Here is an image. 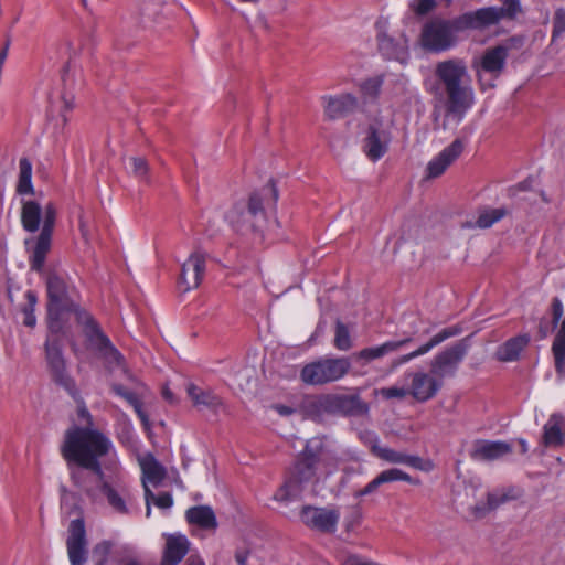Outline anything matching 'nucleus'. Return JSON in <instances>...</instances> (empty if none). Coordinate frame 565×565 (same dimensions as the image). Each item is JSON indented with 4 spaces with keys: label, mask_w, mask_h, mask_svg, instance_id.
I'll list each match as a JSON object with an SVG mask.
<instances>
[{
    "label": "nucleus",
    "mask_w": 565,
    "mask_h": 565,
    "mask_svg": "<svg viewBox=\"0 0 565 565\" xmlns=\"http://www.w3.org/2000/svg\"><path fill=\"white\" fill-rule=\"evenodd\" d=\"M323 114L329 120H337L353 114L359 107V99L350 93L324 95L321 97Z\"/></svg>",
    "instance_id": "nucleus-16"
},
{
    "label": "nucleus",
    "mask_w": 565,
    "mask_h": 565,
    "mask_svg": "<svg viewBox=\"0 0 565 565\" xmlns=\"http://www.w3.org/2000/svg\"><path fill=\"white\" fill-rule=\"evenodd\" d=\"M162 396L169 403H174L175 402L173 393L168 387L163 388Z\"/></svg>",
    "instance_id": "nucleus-62"
},
{
    "label": "nucleus",
    "mask_w": 565,
    "mask_h": 565,
    "mask_svg": "<svg viewBox=\"0 0 565 565\" xmlns=\"http://www.w3.org/2000/svg\"><path fill=\"white\" fill-rule=\"evenodd\" d=\"M186 565H205V563L200 556L191 555L186 559Z\"/></svg>",
    "instance_id": "nucleus-61"
},
{
    "label": "nucleus",
    "mask_w": 565,
    "mask_h": 565,
    "mask_svg": "<svg viewBox=\"0 0 565 565\" xmlns=\"http://www.w3.org/2000/svg\"><path fill=\"white\" fill-rule=\"evenodd\" d=\"M551 310H552V324L555 328L558 324V322L563 316V311H564L563 303L559 298L555 297L552 299Z\"/></svg>",
    "instance_id": "nucleus-55"
},
{
    "label": "nucleus",
    "mask_w": 565,
    "mask_h": 565,
    "mask_svg": "<svg viewBox=\"0 0 565 565\" xmlns=\"http://www.w3.org/2000/svg\"><path fill=\"white\" fill-rule=\"evenodd\" d=\"M154 499V493L150 490L149 486H146L145 500H146V516L151 515V500Z\"/></svg>",
    "instance_id": "nucleus-58"
},
{
    "label": "nucleus",
    "mask_w": 565,
    "mask_h": 565,
    "mask_svg": "<svg viewBox=\"0 0 565 565\" xmlns=\"http://www.w3.org/2000/svg\"><path fill=\"white\" fill-rule=\"evenodd\" d=\"M384 78L382 75L370 77L360 84V92L365 99L374 100L379 97Z\"/></svg>",
    "instance_id": "nucleus-43"
},
{
    "label": "nucleus",
    "mask_w": 565,
    "mask_h": 565,
    "mask_svg": "<svg viewBox=\"0 0 565 565\" xmlns=\"http://www.w3.org/2000/svg\"><path fill=\"white\" fill-rule=\"evenodd\" d=\"M63 342L55 339H46L45 359L53 381L65 388L72 396H77V387L75 381L67 373L65 359L63 356Z\"/></svg>",
    "instance_id": "nucleus-9"
},
{
    "label": "nucleus",
    "mask_w": 565,
    "mask_h": 565,
    "mask_svg": "<svg viewBox=\"0 0 565 565\" xmlns=\"http://www.w3.org/2000/svg\"><path fill=\"white\" fill-rule=\"evenodd\" d=\"M111 449V440L100 430L76 426L65 433L61 452L68 466L75 463L103 479L104 472L99 460Z\"/></svg>",
    "instance_id": "nucleus-3"
},
{
    "label": "nucleus",
    "mask_w": 565,
    "mask_h": 565,
    "mask_svg": "<svg viewBox=\"0 0 565 565\" xmlns=\"http://www.w3.org/2000/svg\"><path fill=\"white\" fill-rule=\"evenodd\" d=\"M87 540L83 519L72 520L66 540L67 554L71 565H84L87 559Z\"/></svg>",
    "instance_id": "nucleus-15"
},
{
    "label": "nucleus",
    "mask_w": 565,
    "mask_h": 565,
    "mask_svg": "<svg viewBox=\"0 0 565 565\" xmlns=\"http://www.w3.org/2000/svg\"><path fill=\"white\" fill-rule=\"evenodd\" d=\"M524 43H525L524 35H513V36H510V38L503 40L497 46L501 50V52L508 58L510 53L520 51L524 46Z\"/></svg>",
    "instance_id": "nucleus-45"
},
{
    "label": "nucleus",
    "mask_w": 565,
    "mask_h": 565,
    "mask_svg": "<svg viewBox=\"0 0 565 565\" xmlns=\"http://www.w3.org/2000/svg\"><path fill=\"white\" fill-rule=\"evenodd\" d=\"M300 520L312 531L331 534L337 531L340 512L337 509L303 505L300 511Z\"/></svg>",
    "instance_id": "nucleus-11"
},
{
    "label": "nucleus",
    "mask_w": 565,
    "mask_h": 565,
    "mask_svg": "<svg viewBox=\"0 0 565 565\" xmlns=\"http://www.w3.org/2000/svg\"><path fill=\"white\" fill-rule=\"evenodd\" d=\"M189 551L184 535H169L160 565H178Z\"/></svg>",
    "instance_id": "nucleus-30"
},
{
    "label": "nucleus",
    "mask_w": 565,
    "mask_h": 565,
    "mask_svg": "<svg viewBox=\"0 0 565 565\" xmlns=\"http://www.w3.org/2000/svg\"><path fill=\"white\" fill-rule=\"evenodd\" d=\"M457 22L458 17L451 20L434 18L426 22L420 32L422 47L430 53H443L455 47L457 33L463 31Z\"/></svg>",
    "instance_id": "nucleus-8"
},
{
    "label": "nucleus",
    "mask_w": 565,
    "mask_h": 565,
    "mask_svg": "<svg viewBox=\"0 0 565 565\" xmlns=\"http://www.w3.org/2000/svg\"><path fill=\"white\" fill-rule=\"evenodd\" d=\"M185 391L192 406L199 411L207 409L216 414L224 406L223 398L212 388L203 387L194 383H188Z\"/></svg>",
    "instance_id": "nucleus-23"
},
{
    "label": "nucleus",
    "mask_w": 565,
    "mask_h": 565,
    "mask_svg": "<svg viewBox=\"0 0 565 565\" xmlns=\"http://www.w3.org/2000/svg\"><path fill=\"white\" fill-rule=\"evenodd\" d=\"M508 215V210L504 207L491 209L484 207L478 211V217L475 226L479 228H489L497 222L501 221Z\"/></svg>",
    "instance_id": "nucleus-39"
},
{
    "label": "nucleus",
    "mask_w": 565,
    "mask_h": 565,
    "mask_svg": "<svg viewBox=\"0 0 565 565\" xmlns=\"http://www.w3.org/2000/svg\"><path fill=\"white\" fill-rule=\"evenodd\" d=\"M394 481H405L415 486L420 484L419 479H415L411 477L405 471L398 468H391L387 470L381 471L373 480H371L363 489L355 492V498L369 495L375 492L379 487L384 483L394 482Z\"/></svg>",
    "instance_id": "nucleus-26"
},
{
    "label": "nucleus",
    "mask_w": 565,
    "mask_h": 565,
    "mask_svg": "<svg viewBox=\"0 0 565 565\" xmlns=\"http://www.w3.org/2000/svg\"><path fill=\"white\" fill-rule=\"evenodd\" d=\"M379 394L384 399L402 401V399L406 398L408 395L411 396V390H409V387L406 388V387H399V386H390V387H382L379 391Z\"/></svg>",
    "instance_id": "nucleus-47"
},
{
    "label": "nucleus",
    "mask_w": 565,
    "mask_h": 565,
    "mask_svg": "<svg viewBox=\"0 0 565 565\" xmlns=\"http://www.w3.org/2000/svg\"><path fill=\"white\" fill-rule=\"evenodd\" d=\"M412 341L411 337L403 338L398 341H386L376 347L364 348L355 353V358L359 361L369 363L374 360L382 359L383 356L398 351Z\"/></svg>",
    "instance_id": "nucleus-29"
},
{
    "label": "nucleus",
    "mask_w": 565,
    "mask_h": 565,
    "mask_svg": "<svg viewBox=\"0 0 565 565\" xmlns=\"http://www.w3.org/2000/svg\"><path fill=\"white\" fill-rule=\"evenodd\" d=\"M77 403V415L79 420L85 425L84 427L93 428V418L90 413L88 412L85 402L81 397L79 393L77 392V396L73 397Z\"/></svg>",
    "instance_id": "nucleus-51"
},
{
    "label": "nucleus",
    "mask_w": 565,
    "mask_h": 565,
    "mask_svg": "<svg viewBox=\"0 0 565 565\" xmlns=\"http://www.w3.org/2000/svg\"><path fill=\"white\" fill-rule=\"evenodd\" d=\"M390 142L388 134L379 125L372 124L367 128V135L363 141V150L369 159L377 161L387 151Z\"/></svg>",
    "instance_id": "nucleus-24"
},
{
    "label": "nucleus",
    "mask_w": 565,
    "mask_h": 565,
    "mask_svg": "<svg viewBox=\"0 0 565 565\" xmlns=\"http://www.w3.org/2000/svg\"><path fill=\"white\" fill-rule=\"evenodd\" d=\"M15 191L20 195L34 193L32 184V163L28 158H21L19 161V179Z\"/></svg>",
    "instance_id": "nucleus-38"
},
{
    "label": "nucleus",
    "mask_w": 565,
    "mask_h": 565,
    "mask_svg": "<svg viewBox=\"0 0 565 565\" xmlns=\"http://www.w3.org/2000/svg\"><path fill=\"white\" fill-rule=\"evenodd\" d=\"M42 215L43 224L40 234L24 241L25 248L30 253V267L38 273L42 271L46 256L51 249L57 211L55 204L52 202H49L42 207L41 204L34 200H21V225L25 232H38L40 230Z\"/></svg>",
    "instance_id": "nucleus-2"
},
{
    "label": "nucleus",
    "mask_w": 565,
    "mask_h": 565,
    "mask_svg": "<svg viewBox=\"0 0 565 565\" xmlns=\"http://www.w3.org/2000/svg\"><path fill=\"white\" fill-rule=\"evenodd\" d=\"M505 63L507 57L497 45L488 47L483 52L479 61L473 62L476 75L481 84L482 89H484V85L482 84L481 73H488L491 75L492 78L497 79L503 73L505 68Z\"/></svg>",
    "instance_id": "nucleus-18"
},
{
    "label": "nucleus",
    "mask_w": 565,
    "mask_h": 565,
    "mask_svg": "<svg viewBox=\"0 0 565 565\" xmlns=\"http://www.w3.org/2000/svg\"><path fill=\"white\" fill-rule=\"evenodd\" d=\"M406 377L409 380L411 396L418 403L433 399L444 385V382L431 371L409 372Z\"/></svg>",
    "instance_id": "nucleus-13"
},
{
    "label": "nucleus",
    "mask_w": 565,
    "mask_h": 565,
    "mask_svg": "<svg viewBox=\"0 0 565 565\" xmlns=\"http://www.w3.org/2000/svg\"><path fill=\"white\" fill-rule=\"evenodd\" d=\"M370 435H375L374 433H371V431H365L363 434L360 435L361 439L364 440L365 444L370 445V447L372 448V445L374 444V441L371 439Z\"/></svg>",
    "instance_id": "nucleus-63"
},
{
    "label": "nucleus",
    "mask_w": 565,
    "mask_h": 565,
    "mask_svg": "<svg viewBox=\"0 0 565 565\" xmlns=\"http://www.w3.org/2000/svg\"><path fill=\"white\" fill-rule=\"evenodd\" d=\"M47 305L46 308H79L76 288L67 279L51 274L46 279Z\"/></svg>",
    "instance_id": "nucleus-10"
},
{
    "label": "nucleus",
    "mask_w": 565,
    "mask_h": 565,
    "mask_svg": "<svg viewBox=\"0 0 565 565\" xmlns=\"http://www.w3.org/2000/svg\"><path fill=\"white\" fill-rule=\"evenodd\" d=\"M206 268V257L201 252L192 253L182 264L181 273L178 279V288L182 292L196 289L204 277Z\"/></svg>",
    "instance_id": "nucleus-14"
},
{
    "label": "nucleus",
    "mask_w": 565,
    "mask_h": 565,
    "mask_svg": "<svg viewBox=\"0 0 565 565\" xmlns=\"http://www.w3.org/2000/svg\"><path fill=\"white\" fill-rule=\"evenodd\" d=\"M263 191H266L267 193H271L273 201L277 202V200H278V191H277L276 185H275V183L273 181H270L268 183V185L263 189Z\"/></svg>",
    "instance_id": "nucleus-60"
},
{
    "label": "nucleus",
    "mask_w": 565,
    "mask_h": 565,
    "mask_svg": "<svg viewBox=\"0 0 565 565\" xmlns=\"http://www.w3.org/2000/svg\"><path fill=\"white\" fill-rule=\"evenodd\" d=\"M436 7V0H414L411 4L412 10L418 14H427Z\"/></svg>",
    "instance_id": "nucleus-53"
},
{
    "label": "nucleus",
    "mask_w": 565,
    "mask_h": 565,
    "mask_svg": "<svg viewBox=\"0 0 565 565\" xmlns=\"http://www.w3.org/2000/svg\"><path fill=\"white\" fill-rule=\"evenodd\" d=\"M83 469L84 468L78 467L77 469L72 470L71 479L77 488L83 490L87 495L92 497L93 491L87 484V475Z\"/></svg>",
    "instance_id": "nucleus-49"
},
{
    "label": "nucleus",
    "mask_w": 565,
    "mask_h": 565,
    "mask_svg": "<svg viewBox=\"0 0 565 565\" xmlns=\"http://www.w3.org/2000/svg\"><path fill=\"white\" fill-rule=\"evenodd\" d=\"M263 201L262 193H252L246 203H236L227 213L232 228L254 244H262L265 239L267 218Z\"/></svg>",
    "instance_id": "nucleus-5"
},
{
    "label": "nucleus",
    "mask_w": 565,
    "mask_h": 565,
    "mask_svg": "<svg viewBox=\"0 0 565 565\" xmlns=\"http://www.w3.org/2000/svg\"><path fill=\"white\" fill-rule=\"evenodd\" d=\"M301 407L305 415L313 420H321L329 415L327 394L306 398Z\"/></svg>",
    "instance_id": "nucleus-37"
},
{
    "label": "nucleus",
    "mask_w": 565,
    "mask_h": 565,
    "mask_svg": "<svg viewBox=\"0 0 565 565\" xmlns=\"http://www.w3.org/2000/svg\"><path fill=\"white\" fill-rule=\"evenodd\" d=\"M498 7H486L458 17V24L465 30H483L501 21Z\"/></svg>",
    "instance_id": "nucleus-21"
},
{
    "label": "nucleus",
    "mask_w": 565,
    "mask_h": 565,
    "mask_svg": "<svg viewBox=\"0 0 565 565\" xmlns=\"http://www.w3.org/2000/svg\"><path fill=\"white\" fill-rule=\"evenodd\" d=\"M185 516L190 524L202 530L215 531L217 527L215 513L209 505L192 507L186 511Z\"/></svg>",
    "instance_id": "nucleus-32"
},
{
    "label": "nucleus",
    "mask_w": 565,
    "mask_h": 565,
    "mask_svg": "<svg viewBox=\"0 0 565 565\" xmlns=\"http://www.w3.org/2000/svg\"><path fill=\"white\" fill-rule=\"evenodd\" d=\"M249 556H250V552L245 548H241L235 552V561L238 565H249L248 564Z\"/></svg>",
    "instance_id": "nucleus-57"
},
{
    "label": "nucleus",
    "mask_w": 565,
    "mask_h": 565,
    "mask_svg": "<svg viewBox=\"0 0 565 565\" xmlns=\"http://www.w3.org/2000/svg\"><path fill=\"white\" fill-rule=\"evenodd\" d=\"M460 332H461V328L458 326H451V327L443 329L441 331L436 333L427 343L420 345L417 350H415L406 355L401 356L398 359L396 365L407 363L411 360H413L419 355L426 354L436 345L440 344L441 342H444L445 340H447L449 338L458 335Z\"/></svg>",
    "instance_id": "nucleus-31"
},
{
    "label": "nucleus",
    "mask_w": 565,
    "mask_h": 565,
    "mask_svg": "<svg viewBox=\"0 0 565 565\" xmlns=\"http://www.w3.org/2000/svg\"><path fill=\"white\" fill-rule=\"evenodd\" d=\"M519 494L515 489L510 488L508 490H500L488 493L487 497V507L480 508L475 507L473 513L476 516H483L488 511L497 509L499 505L507 503L509 501L518 499Z\"/></svg>",
    "instance_id": "nucleus-35"
},
{
    "label": "nucleus",
    "mask_w": 565,
    "mask_h": 565,
    "mask_svg": "<svg viewBox=\"0 0 565 565\" xmlns=\"http://www.w3.org/2000/svg\"><path fill=\"white\" fill-rule=\"evenodd\" d=\"M435 83L427 90L435 104L431 113L436 128L446 130L450 124L459 125L475 105V90L465 60L452 57L436 63Z\"/></svg>",
    "instance_id": "nucleus-1"
},
{
    "label": "nucleus",
    "mask_w": 565,
    "mask_h": 565,
    "mask_svg": "<svg viewBox=\"0 0 565 565\" xmlns=\"http://www.w3.org/2000/svg\"><path fill=\"white\" fill-rule=\"evenodd\" d=\"M326 460L327 455L320 440L307 443L274 499L284 503L298 500L308 484L318 481V472L324 467Z\"/></svg>",
    "instance_id": "nucleus-4"
},
{
    "label": "nucleus",
    "mask_w": 565,
    "mask_h": 565,
    "mask_svg": "<svg viewBox=\"0 0 565 565\" xmlns=\"http://www.w3.org/2000/svg\"><path fill=\"white\" fill-rule=\"evenodd\" d=\"M552 351L556 371L562 372L565 365V319L561 323V328L553 341Z\"/></svg>",
    "instance_id": "nucleus-40"
},
{
    "label": "nucleus",
    "mask_w": 565,
    "mask_h": 565,
    "mask_svg": "<svg viewBox=\"0 0 565 565\" xmlns=\"http://www.w3.org/2000/svg\"><path fill=\"white\" fill-rule=\"evenodd\" d=\"M111 543L109 541H102L97 543L93 548V555L97 559L108 561V556L111 551Z\"/></svg>",
    "instance_id": "nucleus-54"
},
{
    "label": "nucleus",
    "mask_w": 565,
    "mask_h": 565,
    "mask_svg": "<svg viewBox=\"0 0 565 565\" xmlns=\"http://www.w3.org/2000/svg\"><path fill=\"white\" fill-rule=\"evenodd\" d=\"M403 465L422 471H429L433 468L430 461H425L418 456L404 454Z\"/></svg>",
    "instance_id": "nucleus-50"
},
{
    "label": "nucleus",
    "mask_w": 565,
    "mask_h": 565,
    "mask_svg": "<svg viewBox=\"0 0 565 565\" xmlns=\"http://www.w3.org/2000/svg\"><path fill=\"white\" fill-rule=\"evenodd\" d=\"M377 43L381 54L387 60H402L407 55L406 40L398 42L387 34H380Z\"/></svg>",
    "instance_id": "nucleus-34"
},
{
    "label": "nucleus",
    "mask_w": 565,
    "mask_h": 565,
    "mask_svg": "<svg viewBox=\"0 0 565 565\" xmlns=\"http://www.w3.org/2000/svg\"><path fill=\"white\" fill-rule=\"evenodd\" d=\"M333 347L339 351H349L353 348V340L347 324L335 321Z\"/></svg>",
    "instance_id": "nucleus-41"
},
{
    "label": "nucleus",
    "mask_w": 565,
    "mask_h": 565,
    "mask_svg": "<svg viewBox=\"0 0 565 565\" xmlns=\"http://www.w3.org/2000/svg\"><path fill=\"white\" fill-rule=\"evenodd\" d=\"M102 493L105 495L109 507L118 514L130 513L129 504L134 500L132 492L126 483L103 482Z\"/></svg>",
    "instance_id": "nucleus-22"
},
{
    "label": "nucleus",
    "mask_w": 565,
    "mask_h": 565,
    "mask_svg": "<svg viewBox=\"0 0 565 565\" xmlns=\"http://www.w3.org/2000/svg\"><path fill=\"white\" fill-rule=\"evenodd\" d=\"M79 230H81L82 236L87 241L88 239V230H87L86 223L83 221V218L79 220Z\"/></svg>",
    "instance_id": "nucleus-64"
},
{
    "label": "nucleus",
    "mask_w": 565,
    "mask_h": 565,
    "mask_svg": "<svg viewBox=\"0 0 565 565\" xmlns=\"http://www.w3.org/2000/svg\"><path fill=\"white\" fill-rule=\"evenodd\" d=\"M370 437L374 441V444L372 445V454L374 456L390 463H403L404 452H399L387 447H381L377 444L379 438L376 435H370Z\"/></svg>",
    "instance_id": "nucleus-42"
},
{
    "label": "nucleus",
    "mask_w": 565,
    "mask_h": 565,
    "mask_svg": "<svg viewBox=\"0 0 565 565\" xmlns=\"http://www.w3.org/2000/svg\"><path fill=\"white\" fill-rule=\"evenodd\" d=\"M110 390L117 396L124 398L129 405H131L145 425H148V416L142 409V402L140 398V393L127 390L124 385L114 383L110 386Z\"/></svg>",
    "instance_id": "nucleus-36"
},
{
    "label": "nucleus",
    "mask_w": 565,
    "mask_h": 565,
    "mask_svg": "<svg viewBox=\"0 0 565 565\" xmlns=\"http://www.w3.org/2000/svg\"><path fill=\"white\" fill-rule=\"evenodd\" d=\"M273 407L281 416H289L296 412L295 408L281 404L274 405Z\"/></svg>",
    "instance_id": "nucleus-59"
},
{
    "label": "nucleus",
    "mask_w": 565,
    "mask_h": 565,
    "mask_svg": "<svg viewBox=\"0 0 565 565\" xmlns=\"http://www.w3.org/2000/svg\"><path fill=\"white\" fill-rule=\"evenodd\" d=\"M132 173L140 179H146L148 174V163L143 158L134 157L130 158Z\"/></svg>",
    "instance_id": "nucleus-52"
},
{
    "label": "nucleus",
    "mask_w": 565,
    "mask_h": 565,
    "mask_svg": "<svg viewBox=\"0 0 565 565\" xmlns=\"http://www.w3.org/2000/svg\"><path fill=\"white\" fill-rule=\"evenodd\" d=\"M329 415L363 416L369 405L359 395L327 394Z\"/></svg>",
    "instance_id": "nucleus-17"
},
{
    "label": "nucleus",
    "mask_w": 565,
    "mask_h": 565,
    "mask_svg": "<svg viewBox=\"0 0 565 565\" xmlns=\"http://www.w3.org/2000/svg\"><path fill=\"white\" fill-rule=\"evenodd\" d=\"M25 299H26L28 303L22 309V312L24 315L23 323L26 327L32 328L36 323V318L34 316V310H35V306H36V302H38V298H36V295H35L34 291L28 290L25 292Z\"/></svg>",
    "instance_id": "nucleus-44"
},
{
    "label": "nucleus",
    "mask_w": 565,
    "mask_h": 565,
    "mask_svg": "<svg viewBox=\"0 0 565 565\" xmlns=\"http://www.w3.org/2000/svg\"><path fill=\"white\" fill-rule=\"evenodd\" d=\"M529 342L530 337L527 334L511 338L497 349L495 356L502 362L515 361Z\"/></svg>",
    "instance_id": "nucleus-33"
},
{
    "label": "nucleus",
    "mask_w": 565,
    "mask_h": 565,
    "mask_svg": "<svg viewBox=\"0 0 565 565\" xmlns=\"http://www.w3.org/2000/svg\"><path fill=\"white\" fill-rule=\"evenodd\" d=\"M139 466L142 471V486L146 491L148 483L154 487L159 486L166 478V468L156 459V457L147 452L138 458Z\"/></svg>",
    "instance_id": "nucleus-28"
},
{
    "label": "nucleus",
    "mask_w": 565,
    "mask_h": 565,
    "mask_svg": "<svg viewBox=\"0 0 565 565\" xmlns=\"http://www.w3.org/2000/svg\"><path fill=\"white\" fill-rule=\"evenodd\" d=\"M463 142L460 139H455L448 147H446L437 157L429 161L427 166V177L438 178L446 169L462 153Z\"/></svg>",
    "instance_id": "nucleus-25"
},
{
    "label": "nucleus",
    "mask_w": 565,
    "mask_h": 565,
    "mask_svg": "<svg viewBox=\"0 0 565 565\" xmlns=\"http://www.w3.org/2000/svg\"><path fill=\"white\" fill-rule=\"evenodd\" d=\"M351 362L348 356L326 355L305 364L300 371L302 383L322 386L338 382L349 374Z\"/></svg>",
    "instance_id": "nucleus-6"
},
{
    "label": "nucleus",
    "mask_w": 565,
    "mask_h": 565,
    "mask_svg": "<svg viewBox=\"0 0 565 565\" xmlns=\"http://www.w3.org/2000/svg\"><path fill=\"white\" fill-rule=\"evenodd\" d=\"M84 311L81 308H47V337L46 339H55L60 341H64L68 331H70V317L74 313L77 317V313Z\"/></svg>",
    "instance_id": "nucleus-19"
},
{
    "label": "nucleus",
    "mask_w": 565,
    "mask_h": 565,
    "mask_svg": "<svg viewBox=\"0 0 565 565\" xmlns=\"http://www.w3.org/2000/svg\"><path fill=\"white\" fill-rule=\"evenodd\" d=\"M467 350L468 345L463 340L445 349L433 359L430 371L443 382L446 376H454L466 356Z\"/></svg>",
    "instance_id": "nucleus-12"
},
{
    "label": "nucleus",
    "mask_w": 565,
    "mask_h": 565,
    "mask_svg": "<svg viewBox=\"0 0 565 565\" xmlns=\"http://www.w3.org/2000/svg\"><path fill=\"white\" fill-rule=\"evenodd\" d=\"M511 452L512 446L507 441L477 439L471 445L469 456L475 461H493Z\"/></svg>",
    "instance_id": "nucleus-20"
},
{
    "label": "nucleus",
    "mask_w": 565,
    "mask_h": 565,
    "mask_svg": "<svg viewBox=\"0 0 565 565\" xmlns=\"http://www.w3.org/2000/svg\"><path fill=\"white\" fill-rule=\"evenodd\" d=\"M159 509H169L173 504V498L169 492H162L158 495L154 494V499L151 500Z\"/></svg>",
    "instance_id": "nucleus-56"
},
{
    "label": "nucleus",
    "mask_w": 565,
    "mask_h": 565,
    "mask_svg": "<svg viewBox=\"0 0 565 565\" xmlns=\"http://www.w3.org/2000/svg\"><path fill=\"white\" fill-rule=\"evenodd\" d=\"M565 33V9L558 8L555 10L553 18L552 41L561 38Z\"/></svg>",
    "instance_id": "nucleus-48"
},
{
    "label": "nucleus",
    "mask_w": 565,
    "mask_h": 565,
    "mask_svg": "<svg viewBox=\"0 0 565 565\" xmlns=\"http://www.w3.org/2000/svg\"><path fill=\"white\" fill-rule=\"evenodd\" d=\"M542 444L547 448H561L565 445V417L552 414L543 426Z\"/></svg>",
    "instance_id": "nucleus-27"
},
{
    "label": "nucleus",
    "mask_w": 565,
    "mask_h": 565,
    "mask_svg": "<svg viewBox=\"0 0 565 565\" xmlns=\"http://www.w3.org/2000/svg\"><path fill=\"white\" fill-rule=\"evenodd\" d=\"M77 322L83 327L87 348L94 351L109 370L125 365L124 355L114 347L110 339L102 331L99 324L87 311L77 313Z\"/></svg>",
    "instance_id": "nucleus-7"
},
{
    "label": "nucleus",
    "mask_w": 565,
    "mask_h": 565,
    "mask_svg": "<svg viewBox=\"0 0 565 565\" xmlns=\"http://www.w3.org/2000/svg\"><path fill=\"white\" fill-rule=\"evenodd\" d=\"M502 2L499 8V14L501 19L513 20L521 12V3L520 0H500Z\"/></svg>",
    "instance_id": "nucleus-46"
}]
</instances>
